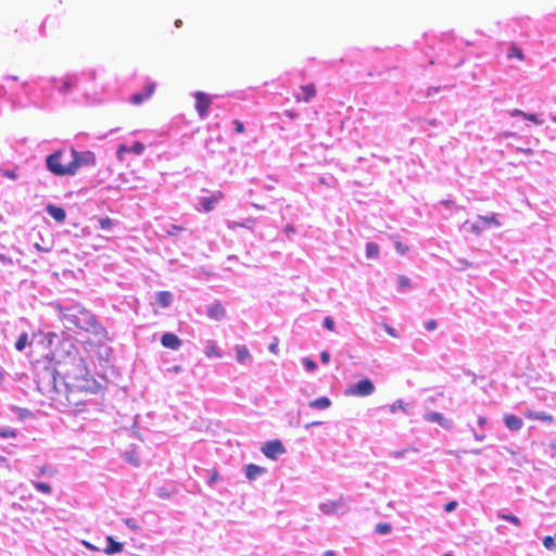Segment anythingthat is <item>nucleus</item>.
I'll return each mask as SVG.
<instances>
[{
    "label": "nucleus",
    "mask_w": 556,
    "mask_h": 556,
    "mask_svg": "<svg viewBox=\"0 0 556 556\" xmlns=\"http://www.w3.org/2000/svg\"><path fill=\"white\" fill-rule=\"evenodd\" d=\"M261 450L266 457L274 460L286 452V448L280 440L268 441L262 446Z\"/></svg>",
    "instance_id": "8"
},
{
    "label": "nucleus",
    "mask_w": 556,
    "mask_h": 556,
    "mask_svg": "<svg viewBox=\"0 0 556 556\" xmlns=\"http://www.w3.org/2000/svg\"><path fill=\"white\" fill-rule=\"evenodd\" d=\"M59 378L65 390L66 406L80 410L90 391V377L84 358L76 352L56 363Z\"/></svg>",
    "instance_id": "1"
},
{
    "label": "nucleus",
    "mask_w": 556,
    "mask_h": 556,
    "mask_svg": "<svg viewBox=\"0 0 556 556\" xmlns=\"http://www.w3.org/2000/svg\"><path fill=\"white\" fill-rule=\"evenodd\" d=\"M320 359L324 364H328L330 361V354L327 351L320 353Z\"/></svg>",
    "instance_id": "47"
},
{
    "label": "nucleus",
    "mask_w": 556,
    "mask_h": 556,
    "mask_svg": "<svg viewBox=\"0 0 556 556\" xmlns=\"http://www.w3.org/2000/svg\"><path fill=\"white\" fill-rule=\"evenodd\" d=\"M397 408H403L402 401H397L393 405H391L390 410L391 413H395Z\"/></svg>",
    "instance_id": "50"
},
{
    "label": "nucleus",
    "mask_w": 556,
    "mask_h": 556,
    "mask_svg": "<svg viewBox=\"0 0 556 556\" xmlns=\"http://www.w3.org/2000/svg\"><path fill=\"white\" fill-rule=\"evenodd\" d=\"M525 112L520 111V110H514L511 112V116H523Z\"/></svg>",
    "instance_id": "53"
},
{
    "label": "nucleus",
    "mask_w": 556,
    "mask_h": 556,
    "mask_svg": "<svg viewBox=\"0 0 556 556\" xmlns=\"http://www.w3.org/2000/svg\"><path fill=\"white\" fill-rule=\"evenodd\" d=\"M193 97L199 116L205 118L212 104V97L203 91H197Z\"/></svg>",
    "instance_id": "7"
},
{
    "label": "nucleus",
    "mask_w": 556,
    "mask_h": 556,
    "mask_svg": "<svg viewBox=\"0 0 556 556\" xmlns=\"http://www.w3.org/2000/svg\"><path fill=\"white\" fill-rule=\"evenodd\" d=\"M324 556H336L333 552L328 551L324 554Z\"/></svg>",
    "instance_id": "60"
},
{
    "label": "nucleus",
    "mask_w": 556,
    "mask_h": 556,
    "mask_svg": "<svg viewBox=\"0 0 556 556\" xmlns=\"http://www.w3.org/2000/svg\"><path fill=\"white\" fill-rule=\"evenodd\" d=\"M218 479H219V475L216 470H214L211 475L210 483H215L216 481H218Z\"/></svg>",
    "instance_id": "51"
},
{
    "label": "nucleus",
    "mask_w": 556,
    "mask_h": 556,
    "mask_svg": "<svg viewBox=\"0 0 556 556\" xmlns=\"http://www.w3.org/2000/svg\"><path fill=\"white\" fill-rule=\"evenodd\" d=\"M224 198V193L222 191H216L210 197H204L201 199V205L204 212H210L214 208V205L218 203Z\"/></svg>",
    "instance_id": "11"
},
{
    "label": "nucleus",
    "mask_w": 556,
    "mask_h": 556,
    "mask_svg": "<svg viewBox=\"0 0 556 556\" xmlns=\"http://www.w3.org/2000/svg\"><path fill=\"white\" fill-rule=\"evenodd\" d=\"M126 525H128L129 527H134V526H132V522H130V520H129V519H127V520H126Z\"/></svg>",
    "instance_id": "62"
},
{
    "label": "nucleus",
    "mask_w": 556,
    "mask_h": 556,
    "mask_svg": "<svg viewBox=\"0 0 556 556\" xmlns=\"http://www.w3.org/2000/svg\"><path fill=\"white\" fill-rule=\"evenodd\" d=\"M156 301L161 307H167L172 303V293L168 291H160L156 294Z\"/></svg>",
    "instance_id": "20"
},
{
    "label": "nucleus",
    "mask_w": 556,
    "mask_h": 556,
    "mask_svg": "<svg viewBox=\"0 0 556 556\" xmlns=\"http://www.w3.org/2000/svg\"><path fill=\"white\" fill-rule=\"evenodd\" d=\"M343 503L341 500L339 501H328L326 503H323L320 505V509L325 513V514H332L334 513L339 506H342Z\"/></svg>",
    "instance_id": "21"
},
{
    "label": "nucleus",
    "mask_w": 556,
    "mask_h": 556,
    "mask_svg": "<svg viewBox=\"0 0 556 556\" xmlns=\"http://www.w3.org/2000/svg\"><path fill=\"white\" fill-rule=\"evenodd\" d=\"M99 226L103 230H110L114 226V223L110 217L105 216L99 219Z\"/></svg>",
    "instance_id": "33"
},
{
    "label": "nucleus",
    "mask_w": 556,
    "mask_h": 556,
    "mask_svg": "<svg viewBox=\"0 0 556 556\" xmlns=\"http://www.w3.org/2000/svg\"><path fill=\"white\" fill-rule=\"evenodd\" d=\"M395 249L402 255H404L408 251V248L400 241L395 243Z\"/></svg>",
    "instance_id": "42"
},
{
    "label": "nucleus",
    "mask_w": 556,
    "mask_h": 556,
    "mask_svg": "<svg viewBox=\"0 0 556 556\" xmlns=\"http://www.w3.org/2000/svg\"><path fill=\"white\" fill-rule=\"evenodd\" d=\"M525 152L528 153V154H531L532 150L531 149H527Z\"/></svg>",
    "instance_id": "63"
},
{
    "label": "nucleus",
    "mask_w": 556,
    "mask_h": 556,
    "mask_svg": "<svg viewBox=\"0 0 556 556\" xmlns=\"http://www.w3.org/2000/svg\"><path fill=\"white\" fill-rule=\"evenodd\" d=\"M129 462L134 465H138V462L135 459V457H128Z\"/></svg>",
    "instance_id": "58"
},
{
    "label": "nucleus",
    "mask_w": 556,
    "mask_h": 556,
    "mask_svg": "<svg viewBox=\"0 0 556 556\" xmlns=\"http://www.w3.org/2000/svg\"><path fill=\"white\" fill-rule=\"evenodd\" d=\"M0 437L3 439H11L16 437V431L9 428H0Z\"/></svg>",
    "instance_id": "35"
},
{
    "label": "nucleus",
    "mask_w": 556,
    "mask_h": 556,
    "mask_svg": "<svg viewBox=\"0 0 556 556\" xmlns=\"http://www.w3.org/2000/svg\"><path fill=\"white\" fill-rule=\"evenodd\" d=\"M35 248L38 251H41V252H49V251H51V247H42V244H38V243H35Z\"/></svg>",
    "instance_id": "52"
},
{
    "label": "nucleus",
    "mask_w": 556,
    "mask_h": 556,
    "mask_svg": "<svg viewBox=\"0 0 556 556\" xmlns=\"http://www.w3.org/2000/svg\"><path fill=\"white\" fill-rule=\"evenodd\" d=\"M36 383L38 391L42 395L59 404L66 405L65 390L62 387L56 367L54 369L45 367L38 371Z\"/></svg>",
    "instance_id": "2"
},
{
    "label": "nucleus",
    "mask_w": 556,
    "mask_h": 556,
    "mask_svg": "<svg viewBox=\"0 0 556 556\" xmlns=\"http://www.w3.org/2000/svg\"><path fill=\"white\" fill-rule=\"evenodd\" d=\"M46 210L49 213V215L58 223H63L66 218V213L63 207L53 204H48Z\"/></svg>",
    "instance_id": "16"
},
{
    "label": "nucleus",
    "mask_w": 556,
    "mask_h": 556,
    "mask_svg": "<svg viewBox=\"0 0 556 556\" xmlns=\"http://www.w3.org/2000/svg\"><path fill=\"white\" fill-rule=\"evenodd\" d=\"M301 90L303 92V96L294 94V99L296 102H309L316 96V87L314 84L301 86Z\"/></svg>",
    "instance_id": "13"
},
{
    "label": "nucleus",
    "mask_w": 556,
    "mask_h": 556,
    "mask_svg": "<svg viewBox=\"0 0 556 556\" xmlns=\"http://www.w3.org/2000/svg\"><path fill=\"white\" fill-rule=\"evenodd\" d=\"M265 472V468L255 464H249L245 466V476L249 480H255L257 477Z\"/></svg>",
    "instance_id": "18"
},
{
    "label": "nucleus",
    "mask_w": 556,
    "mask_h": 556,
    "mask_svg": "<svg viewBox=\"0 0 556 556\" xmlns=\"http://www.w3.org/2000/svg\"><path fill=\"white\" fill-rule=\"evenodd\" d=\"M232 123L235 125V131L237 134H243L245 131L244 125L241 121L235 119Z\"/></svg>",
    "instance_id": "41"
},
{
    "label": "nucleus",
    "mask_w": 556,
    "mask_h": 556,
    "mask_svg": "<svg viewBox=\"0 0 556 556\" xmlns=\"http://www.w3.org/2000/svg\"><path fill=\"white\" fill-rule=\"evenodd\" d=\"M269 351L271 353H274V354H276L278 352V341H277V339L273 343H270Z\"/></svg>",
    "instance_id": "49"
},
{
    "label": "nucleus",
    "mask_w": 556,
    "mask_h": 556,
    "mask_svg": "<svg viewBox=\"0 0 556 556\" xmlns=\"http://www.w3.org/2000/svg\"><path fill=\"white\" fill-rule=\"evenodd\" d=\"M34 486L41 493L49 494L51 493V486L46 482H35Z\"/></svg>",
    "instance_id": "34"
},
{
    "label": "nucleus",
    "mask_w": 556,
    "mask_h": 556,
    "mask_svg": "<svg viewBox=\"0 0 556 556\" xmlns=\"http://www.w3.org/2000/svg\"><path fill=\"white\" fill-rule=\"evenodd\" d=\"M478 219L481 222L483 228H488L491 226L498 227L501 225L494 214L490 216H478Z\"/></svg>",
    "instance_id": "23"
},
{
    "label": "nucleus",
    "mask_w": 556,
    "mask_h": 556,
    "mask_svg": "<svg viewBox=\"0 0 556 556\" xmlns=\"http://www.w3.org/2000/svg\"><path fill=\"white\" fill-rule=\"evenodd\" d=\"M143 150H144V146L139 141L135 142L132 147H127L125 144H121L117 148V157H118V160L123 161L124 153L134 152L136 154H141L143 152Z\"/></svg>",
    "instance_id": "14"
},
{
    "label": "nucleus",
    "mask_w": 556,
    "mask_h": 556,
    "mask_svg": "<svg viewBox=\"0 0 556 556\" xmlns=\"http://www.w3.org/2000/svg\"><path fill=\"white\" fill-rule=\"evenodd\" d=\"M504 422L506 427L511 431H518L523 426L522 419L513 414L504 415Z\"/></svg>",
    "instance_id": "15"
},
{
    "label": "nucleus",
    "mask_w": 556,
    "mask_h": 556,
    "mask_svg": "<svg viewBox=\"0 0 556 556\" xmlns=\"http://www.w3.org/2000/svg\"><path fill=\"white\" fill-rule=\"evenodd\" d=\"M250 356L251 355H250V352L247 346H244V345L237 346L236 358L239 363H244L245 361H248L250 358Z\"/></svg>",
    "instance_id": "24"
},
{
    "label": "nucleus",
    "mask_w": 556,
    "mask_h": 556,
    "mask_svg": "<svg viewBox=\"0 0 556 556\" xmlns=\"http://www.w3.org/2000/svg\"><path fill=\"white\" fill-rule=\"evenodd\" d=\"M28 336L26 332L22 333L15 342V349L17 351H23L27 344Z\"/></svg>",
    "instance_id": "30"
},
{
    "label": "nucleus",
    "mask_w": 556,
    "mask_h": 556,
    "mask_svg": "<svg viewBox=\"0 0 556 556\" xmlns=\"http://www.w3.org/2000/svg\"><path fill=\"white\" fill-rule=\"evenodd\" d=\"M426 419L430 422H438L440 426L448 429L452 427L451 420L446 419L442 414L440 413H429L426 415Z\"/></svg>",
    "instance_id": "17"
},
{
    "label": "nucleus",
    "mask_w": 556,
    "mask_h": 556,
    "mask_svg": "<svg viewBox=\"0 0 556 556\" xmlns=\"http://www.w3.org/2000/svg\"><path fill=\"white\" fill-rule=\"evenodd\" d=\"M543 544L547 549L556 548V543L553 536H545L543 540Z\"/></svg>",
    "instance_id": "37"
},
{
    "label": "nucleus",
    "mask_w": 556,
    "mask_h": 556,
    "mask_svg": "<svg viewBox=\"0 0 556 556\" xmlns=\"http://www.w3.org/2000/svg\"><path fill=\"white\" fill-rule=\"evenodd\" d=\"M397 280L401 289H408L412 287L409 278L404 275H400Z\"/></svg>",
    "instance_id": "36"
},
{
    "label": "nucleus",
    "mask_w": 556,
    "mask_h": 556,
    "mask_svg": "<svg viewBox=\"0 0 556 556\" xmlns=\"http://www.w3.org/2000/svg\"><path fill=\"white\" fill-rule=\"evenodd\" d=\"M55 473V470L51 467H46V466H42V467H39L38 468V475L39 476H43V475H54Z\"/></svg>",
    "instance_id": "39"
},
{
    "label": "nucleus",
    "mask_w": 556,
    "mask_h": 556,
    "mask_svg": "<svg viewBox=\"0 0 556 556\" xmlns=\"http://www.w3.org/2000/svg\"><path fill=\"white\" fill-rule=\"evenodd\" d=\"M213 354H214V355H217V356H220V354L217 352V350H216V348H215V346H213V348L211 349V352H208V353H207V355H208V356H211V355H213Z\"/></svg>",
    "instance_id": "55"
},
{
    "label": "nucleus",
    "mask_w": 556,
    "mask_h": 556,
    "mask_svg": "<svg viewBox=\"0 0 556 556\" xmlns=\"http://www.w3.org/2000/svg\"><path fill=\"white\" fill-rule=\"evenodd\" d=\"M316 425H320V422L319 421L311 422V424L306 425V428H309V427L316 426Z\"/></svg>",
    "instance_id": "59"
},
{
    "label": "nucleus",
    "mask_w": 556,
    "mask_h": 556,
    "mask_svg": "<svg viewBox=\"0 0 556 556\" xmlns=\"http://www.w3.org/2000/svg\"><path fill=\"white\" fill-rule=\"evenodd\" d=\"M62 151H56L46 159L47 168L56 176H71V166L70 163L62 164Z\"/></svg>",
    "instance_id": "5"
},
{
    "label": "nucleus",
    "mask_w": 556,
    "mask_h": 556,
    "mask_svg": "<svg viewBox=\"0 0 556 556\" xmlns=\"http://www.w3.org/2000/svg\"><path fill=\"white\" fill-rule=\"evenodd\" d=\"M331 401L327 396H320L309 403V406L317 409H327L330 407Z\"/></svg>",
    "instance_id": "22"
},
{
    "label": "nucleus",
    "mask_w": 556,
    "mask_h": 556,
    "mask_svg": "<svg viewBox=\"0 0 556 556\" xmlns=\"http://www.w3.org/2000/svg\"><path fill=\"white\" fill-rule=\"evenodd\" d=\"M507 58L508 59L516 58L522 62L525 60V54H523L522 50L515 42H513L510 45Z\"/></svg>",
    "instance_id": "25"
},
{
    "label": "nucleus",
    "mask_w": 556,
    "mask_h": 556,
    "mask_svg": "<svg viewBox=\"0 0 556 556\" xmlns=\"http://www.w3.org/2000/svg\"><path fill=\"white\" fill-rule=\"evenodd\" d=\"M384 330L391 337L397 338V334H396L395 330L391 326L384 325Z\"/></svg>",
    "instance_id": "48"
},
{
    "label": "nucleus",
    "mask_w": 556,
    "mask_h": 556,
    "mask_svg": "<svg viewBox=\"0 0 556 556\" xmlns=\"http://www.w3.org/2000/svg\"><path fill=\"white\" fill-rule=\"evenodd\" d=\"M11 78H12V80H15V81L18 79L17 76H12Z\"/></svg>",
    "instance_id": "64"
},
{
    "label": "nucleus",
    "mask_w": 556,
    "mask_h": 556,
    "mask_svg": "<svg viewBox=\"0 0 556 556\" xmlns=\"http://www.w3.org/2000/svg\"><path fill=\"white\" fill-rule=\"evenodd\" d=\"M286 231H287V232H293V231H294V229H293V227H292V226L288 225V226H286Z\"/></svg>",
    "instance_id": "57"
},
{
    "label": "nucleus",
    "mask_w": 556,
    "mask_h": 556,
    "mask_svg": "<svg viewBox=\"0 0 556 556\" xmlns=\"http://www.w3.org/2000/svg\"><path fill=\"white\" fill-rule=\"evenodd\" d=\"M379 255V247L374 242H368L366 244V256L368 258H376Z\"/></svg>",
    "instance_id": "27"
},
{
    "label": "nucleus",
    "mask_w": 556,
    "mask_h": 556,
    "mask_svg": "<svg viewBox=\"0 0 556 556\" xmlns=\"http://www.w3.org/2000/svg\"><path fill=\"white\" fill-rule=\"evenodd\" d=\"M426 329L432 331L437 328V321L434 319H430L425 324Z\"/></svg>",
    "instance_id": "45"
},
{
    "label": "nucleus",
    "mask_w": 556,
    "mask_h": 556,
    "mask_svg": "<svg viewBox=\"0 0 556 556\" xmlns=\"http://www.w3.org/2000/svg\"><path fill=\"white\" fill-rule=\"evenodd\" d=\"M375 384L372 383V381L368 378H364L362 380H359L357 383L349 387L345 391H344V394L346 396H357V397H363V396H368L370 394H372L375 392Z\"/></svg>",
    "instance_id": "6"
},
{
    "label": "nucleus",
    "mask_w": 556,
    "mask_h": 556,
    "mask_svg": "<svg viewBox=\"0 0 556 556\" xmlns=\"http://www.w3.org/2000/svg\"><path fill=\"white\" fill-rule=\"evenodd\" d=\"M161 343L164 348L178 350L181 345V340L175 333L165 332L161 338Z\"/></svg>",
    "instance_id": "12"
},
{
    "label": "nucleus",
    "mask_w": 556,
    "mask_h": 556,
    "mask_svg": "<svg viewBox=\"0 0 556 556\" xmlns=\"http://www.w3.org/2000/svg\"><path fill=\"white\" fill-rule=\"evenodd\" d=\"M375 531L378 534H388L389 532H391V525L387 522L377 523L375 527Z\"/></svg>",
    "instance_id": "31"
},
{
    "label": "nucleus",
    "mask_w": 556,
    "mask_h": 556,
    "mask_svg": "<svg viewBox=\"0 0 556 556\" xmlns=\"http://www.w3.org/2000/svg\"><path fill=\"white\" fill-rule=\"evenodd\" d=\"M323 324L329 331L334 330V321L331 317H329V316L325 317Z\"/></svg>",
    "instance_id": "40"
},
{
    "label": "nucleus",
    "mask_w": 556,
    "mask_h": 556,
    "mask_svg": "<svg viewBox=\"0 0 556 556\" xmlns=\"http://www.w3.org/2000/svg\"><path fill=\"white\" fill-rule=\"evenodd\" d=\"M303 363L308 371H314L317 368L316 363L312 358L306 357Z\"/></svg>",
    "instance_id": "38"
},
{
    "label": "nucleus",
    "mask_w": 556,
    "mask_h": 556,
    "mask_svg": "<svg viewBox=\"0 0 556 556\" xmlns=\"http://www.w3.org/2000/svg\"><path fill=\"white\" fill-rule=\"evenodd\" d=\"M465 226L468 227V230L471 231L472 233H476V235H480L481 231L484 229L481 222L478 219L477 223H469V222H466L465 223Z\"/></svg>",
    "instance_id": "28"
},
{
    "label": "nucleus",
    "mask_w": 556,
    "mask_h": 556,
    "mask_svg": "<svg viewBox=\"0 0 556 556\" xmlns=\"http://www.w3.org/2000/svg\"><path fill=\"white\" fill-rule=\"evenodd\" d=\"M457 507V502L456 501H451L448 503L445 504L444 506V510L446 513H451L453 511L455 508Z\"/></svg>",
    "instance_id": "43"
},
{
    "label": "nucleus",
    "mask_w": 556,
    "mask_h": 556,
    "mask_svg": "<svg viewBox=\"0 0 556 556\" xmlns=\"http://www.w3.org/2000/svg\"><path fill=\"white\" fill-rule=\"evenodd\" d=\"M172 228L175 231H182L184 230V228L181 226H176V225H173Z\"/></svg>",
    "instance_id": "56"
},
{
    "label": "nucleus",
    "mask_w": 556,
    "mask_h": 556,
    "mask_svg": "<svg viewBox=\"0 0 556 556\" xmlns=\"http://www.w3.org/2000/svg\"><path fill=\"white\" fill-rule=\"evenodd\" d=\"M60 314L62 321L68 329L84 328L81 317H86L88 315L85 309L74 307L60 308Z\"/></svg>",
    "instance_id": "4"
},
{
    "label": "nucleus",
    "mask_w": 556,
    "mask_h": 556,
    "mask_svg": "<svg viewBox=\"0 0 556 556\" xmlns=\"http://www.w3.org/2000/svg\"><path fill=\"white\" fill-rule=\"evenodd\" d=\"M478 424H479L480 426H484V425L486 424V418H485V417H483V416H480V417L478 418Z\"/></svg>",
    "instance_id": "54"
},
{
    "label": "nucleus",
    "mask_w": 556,
    "mask_h": 556,
    "mask_svg": "<svg viewBox=\"0 0 556 556\" xmlns=\"http://www.w3.org/2000/svg\"><path fill=\"white\" fill-rule=\"evenodd\" d=\"M527 416L531 419H540L542 421L552 422L553 417L544 413H528Z\"/></svg>",
    "instance_id": "29"
},
{
    "label": "nucleus",
    "mask_w": 556,
    "mask_h": 556,
    "mask_svg": "<svg viewBox=\"0 0 556 556\" xmlns=\"http://www.w3.org/2000/svg\"><path fill=\"white\" fill-rule=\"evenodd\" d=\"M155 91V84L149 83L144 87V93H135L130 97V102L135 105L141 104L144 100H148L152 97Z\"/></svg>",
    "instance_id": "9"
},
{
    "label": "nucleus",
    "mask_w": 556,
    "mask_h": 556,
    "mask_svg": "<svg viewBox=\"0 0 556 556\" xmlns=\"http://www.w3.org/2000/svg\"><path fill=\"white\" fill-rule=\"evenodd\" d=\"M76 84L75 79L71 76H65L62 78V85L60 87V91L62 93L68 92L73 86Z\"/></svg>",
    "instance_id": "26"
},
{
    "label": "nucleus",
    "mask_w": 556,
    "mask_h": 556,
    "mask_svg": "<svg viewBox=\"0 0 556 556\" xmlns=\"http://www.w3.org/2000/svg\"><path fill=\"white\" fill-rule=\"evenodd\" d=\"M523 117L528 121H531L533 122L534 124H541V121L538 119L536 115L535 114H527L525 113L523 114Z\"/></svg>",
    "instance_id": "44"
},
{
    "label": "nucleus",
    "mask_w": 556,
    "mask_h": 556,
    "mask_svg": "<svg viewBox=\"0 0 556 556\" xmlns=\"http://www.w3.org/2000/svg\"><path fill=\"white\" fill-rule=\"evenodd\" d=\"M497 516H498V518H501L503 520H507V521L511 522L516 527L520 526L519 518L514 516V515H507V514H504V513H498Z\"/></svg>",
    "instance_id": "32"
},
{
    "label": "nucleus",
    "mask_w": 556,
    "mask_h": 556,
    "mask_svg": "<svg viewBox=\"0 0 556 556\" xmlns=\"http://www.w3.org/2000/svg\"><path fill=\"white\" fill-rule=\"evenodd\" d=\"M72 161L70 162L71 166V176L75 175L80 167L94 166L96 165V156L91 151L78 152L75 149L71 150Z\"/></svg>",
    "instance_id": "3"
},
{
    "label": "nucleus",
    "mask_w": 556,
    "mask_h": 556,
    "mask_svg": "<svg viewBox=\"0 0 556 556\" xmlns=\"http://www.w3.org/2000/svg\"><path fill=\"white\" fill-rule=\"evenodd\" d=\"M175 25H176L177 27H179V26L181 25V21H180V20H177V21L175 22Z\"/></svg>",
    "instance_id": "61"
},
{
    "label": "nucleus",
    "mask_w": 556,
    "mask_h": 556,
    "mask_svg": "<svg viewBox=\"0 0 556 556\" xmlns=\"http://www.w3.org/2000/svg\"><path fill=\"white\" fill-rule=\"evenodd\" d=\"M206 312L208 317L214 320H222L226 316V309L219 301L208 305Z\"/></svg>",
    "instance_id": "10"
},
{
    "label": "nucleus",
    "mask_w": 556,
    "mask_h": 556,
    "mask_svg": "<svg viewBox=\"0 0 556 556\" xmlns=\"http://www.w3.org/2000/svg\"><path fill=\"white\" fill-rule=\"evenodd\" d=\"M2 175L10 179H15L17 177L16 173L14 170H10V169L3 170Z\"/></svg>",
    "instance_id": "46"
},
{
    "label": "nucleus",
    "mask_w": 556,
    "mask_h": 556,
    "mask_svg": "<svg viewBox=\"0 0 556 556\" xmlns=\"http://www.w3.org/2000/svg\"><path fill=\"white\" fill-rule=\"evenodd\" d=\"M108 545L104 548V553L108 555L116 554L123 551V544L116 542L112 536L106 538Z\"/></svg>",
    "instance_id": "19"
}]
</instances>
